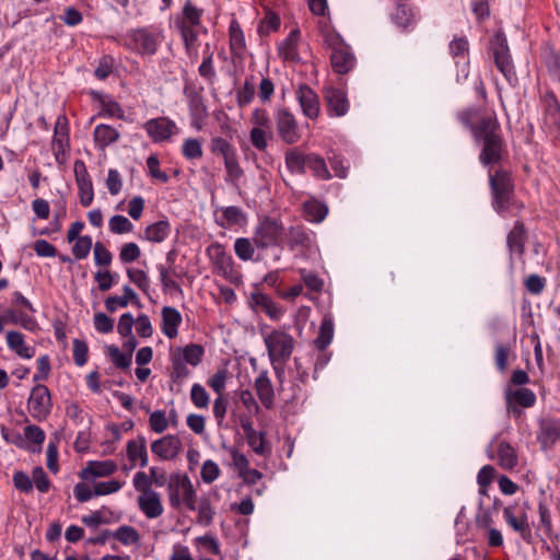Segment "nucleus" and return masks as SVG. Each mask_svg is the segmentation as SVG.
Listing matches in <instances>:
<instances>
[{
  "mask_svg": "<svg viewBox=\"0 0 560 560\" xmlns=\"http://www.w3.org/2000/svg\"><path fill=\"white\" fill-rule=\"evenodd\" d=\"M458 121L471 131L480 147L479 162L482 166L499 165L509 151L495 114H483L479 108L469 107L456 115Z\"/></svg>",
  "mask_w": 560,
  "mask_h": 560,
  "instance_id": "f257e3e1",
  "label": "nucleus"
},
{
  "mask_svg": "<svg viewBox=\"0 0 560 560\" xmlns=\"http://www.w3.org/2000/svg\"><path fill=\"white\" fill-rule=\"evenodd\" d=\"M489 187L491 192V206L500 215L505 217L506 213L524 209V203L518 201L515 196V185L512 172L499 167L497 170L489 168Z\"/></svg>",
  "mask_w": 560,
  "mask_h": 560,
  "instance_id": "f03ea898",
  "label": "nucleus"
},
{
  "mask_svg": "<svg viewBox=\"0 0 560 560\" xmlns=\"http://www.w3.org/2000/svg\"><path fill=\"white\" fill-rule=\"evenodd\" d=\"M163 31L154 26L131 28L119 39H115L125 49L140 56H154L163 43Z\"/></svg>",
  "mask_w": 560,
  "mask_h": 560,
  "instance_id": "7ed1b4c3",
  "label": "nucleus"
},
{
  "mask_svg": "<svg viewBox=\"0 0 560 560\" xmlns=\"http://www.w3.org/2000/svg\"><path fill=\"white\" fill-rule=\"evenodd\" d=\"M205 355V348L199 343H189L185 347H176L170 351V361L172 364L171 380L182 382L190 375L188 364L197 366L201 363Z\"/></svg>",
  "mask_w": 560,
  "mask_h": 560,
  "instance_id": "20e7f679",
  "label": "nucleus"
},
{
  "mask_svg": "<svg viewBox=\"0 0 560 560\" xmlns=\"http://www.w3.org/2000/svg\"><path fill=\"white\" fill-rule=\"evenodd\" d=\"M166 492L172 509L180 510L185 506L189 511L195 512L197 492L188 475L182 472L171 474Z\"/></svg>",
  "mask_w": 560,
  "mask_h": 560,
  "instance_id": "39448f33",
  "label": "nucleus"
},
{
  "mask_svg": "<svg viewBox=\"0 0 560 560\" xmlns=\"http://www.w3.org/2000/svg\"><path fill=\"white\" fill-rule=\"evenodd\" d=\"M253 236L257 250L279 247L283 242L284 225L277 219L266 217L255 226Z\"/></svg>",
  "mask_w": 560,
  "mask_h": 560,
  "instance_id": "423d86ee",
  "label": "nucleus"
},
{
  "mask_svg": "<svg viewBox=\"0 0 560 560\" xmlns=\"http://www.w3.org/2000/svg\"><path fill=\"white\" fill-rule=\"evenodd\" d=\"M264 342L271 364L288 362L294 350V338L282 329H273L264 335Z\"/></svg>",
  "mask_w": 560,
  "mask_h": 560,
  "instance_id": "0eeeda50",
  "label": "nucleus"
},
{
  "mask_svg": "<svg viewBox=\"0 0 560 560\" xmlns=\"http://www.w3.org/2000/svg\"><path fill=\"white\" fill-rule=\"evenodd\" d=\"M490 49L498 70L503 74L510 85L515 86L518 79L510 54L508 39L503 33H497L492 37Z\"/></svg>",
  "mask_w": 560,
  "mask_h": 560,
  "instance_id": "6e6552de",
  "label": "nucleus"
},
{
  "mask_svg": "<svg viewBox=\"0 0 560 560\" xmlns=\"http://www.w3.org/2000/svg\"><path fill=\"white\" fill-rule=\"evenodd\" d=\"M326 42L331 48L330 62L335 72L348 73L355 65V57L349 45L338 34H328Z\"/></svg>",
  "mask_w": 560,
  "mask_h": 560,
  "instance_id": "1a4fd4ad",
  "label": "nucleus"
},
{
  "mask_svg": "<svg viewBox=\"0 0 560 560\" xmlns=\"http://www.w3.org/2000/svg\"><path fill=\"white\" fill-rule=\"evenodd\" d=\"M52 410V400L50 390L46 385L36 384L30 393L27 399V411L31 417L38 421H45Z\"/></svg>",
  "mask_w": 560,
  "mask_h": 560,
  "instance_id": "9d476101",
  "label": "nucleus"
},
{
  "mask_svg": "<svg viewBox=\"0 0 560 560\" xmlns=\"http://www.w3.org/2000/svg\"><path fill=\"white\" fill-rule=\"evenodd\" d=\"M202 88H198L197 84L191 81H186L183 89L184 96L187 100L191 125L197 129L201 128V125L208 115L207 106L202 96Z\"/></svg>",
  "mask_w": 560,
  "mask_h": 560,
  "instance_id": "9b49d317",
  "label": "nucleus"
},
{
  "mask_svg": "<svg viewBox=\"0 0 560 560\" xmlns=\"http://www.w3.org/2000/svg\"><path fill=\"white\" fill-rule=\"evenodd\" d=\"M277 132L287 144H294L301 138L298 121L294 115L285 107L278 108L275 115Z\"/></svg>",
  "mask_w": 560,
  "mask_h": 560,
  "instance_id": "f8f14e48",
  "label": "nucleus"
},
{
  "mask_svg": "<svg viewBox=\"0 0 560 560\" xmlns=\"http://www.w3.org/2000/svg\"><path fill=\"white\" fill-rule=\"evenodd\" d=\"M213 207L214 223L222 229L244 226L247 223V214L237 206H218L211 200Z\"/></svg>",
  "mask_w": 560,
  "mask_h": 560,
  "instance_id": "ddd939ff",
  "label": "nucleus"
},
{
  "mask_svg": "<svg viewBox=\"0 0 560 560\" xmlns=\"http://www.w3.org/2000/svg\"><path fill=\"white\" fill-rule=\"evenodd\" d=\"M503 518L508 526L517 533L524 541L532 542L533 533L525 509L516 510L512 505L505 506L503 509Z\"/></svg>",
  "mask_w": 560,
  "mask_h": 560,
  "instance_id": "4468645a",
  "label": "nucleus"
},
{
  "mask_svg": "<svg viewBox=\"0 0 560 560\" xmlns=\"http://www.w3.org/2000/svg\"><path fill=\"white\" fill-rule=\"evenodd\" d=\"M504 397L508 411L515 417L521 416L522 411L520 408H532L537 401L536 394L527 387L517 389L508 387Z\"/></svg>",
  "mask_w": 560,
  "mask_h": 560,
  "instance_id": "2eb2a0df",
  "label": "nucleus"
},
{
  "mask_svg": "<svg viewBox=\"0 0 560 560\" xmlns=\"http://www.w3.org/2000/svg\"><path fill=\"white\" fill-rule=\"evenodd\" d=\"M545 113L544 127L553 137L560 141V104L552 92H548L542 97Z\"/></svg>",
  "mask_w": 560,
  "mask_h": 560,
  "instance_id": "dca6fc26",
  "label": "nucleus"
},
{
  "mask_svg": "<svg viewBox=\"0 0 560 560\" xmlns=\"http://www.w3.org/2000/svg\"><path fill=\"white\" fill-rule=\"evenodd\" d=\"M73 172L79 189L80 203L83 207H89L92 205L94 199V189L84 161L77 160L73 165Z\"/></svg>",
  "mask_w": 560,
  "mask_h": 560,
  "instance_id": "f3484780",
  "label": "nucleus"
},
{
  "mask_svg": "<svg viewBox=\"0 0 560 560\" xmlns=\"http://www.w3.org/2000/svg\"><path fill=\"white\" fill-rule=\"evenodd\" d=\"M207 255L219 273L224 278L232 279L234 273V260L220 243H212L207 247Z\"/></svg>",
  "mask_w": 560,
  "mask_h": 560,
  "instance_id": "a211bd4d",
  "label": "nucleus"
},
{
  "mask_svg": "<svg viewBox=\"0 0 560 560\" xmlns=\"http://www.w3.org/2000/svg\"><path fill=\"white\" fill-rule=\"evenodd\" d=\"M143 128L153 142L168 140L177 130L176 124L167 117L149 119Z\"/></svg>",
  "mask_w": 560,
  "mask_h": 560,
  "instance_id": "6ab92c4d",
  "label": "nucleus"
},
{
  "mask_svg": "<svg viewBox=\"0 0 560 560\" xmlns=\"http://www.w3.org/2000/svg\"><path fill=\"white\" fill-rule=\"evenodd\" d=\"M324 97L330 116L342 117L348 113L350 103L343 89L327 86L324 90Z\"/></svg>",
  "mask_w": 560,
  "mask_h": 560,
  "instance_id": "aec40b11",
  "label": "nucleus"
},
{
  "mask_svg": "<svg viewBox=\"0 0 560 560\" xmlns=\"http://www.w3.org/2000/svg\"><path fill=\"white\" fill-rule=\"evenodd\" d=\"M295 97L305 117L314 120L319 116L320 104L318 95L308 85L301 84L295 91Z\"/></svg>",
  "mask_w": 560,
  "mask_h": 560,
  "instance_id": "412c9836",
  "label": "nucleus"
},
{
  "mask_svg": "<svg viewBox=\"0 0 560 560\" xmlns=\"http://www.w3.org/2000/svg\"><path fill=\"white\" fill-rule=\"evenodd\" d=\"M126 455L130 463V466L125 470H130L137 465L141 468L148 466L149 455L147 448V439L139 434L136 439L129 440L126 445Z\"/></svg>",
  "mask_w": 560,
  "mask_h": 560,
  "instance_id": "4be33fe9",
  "label": "nucleus"
},
{
  "mask_svg": "<svg viewBox=\"0 0 560 560\" xmlns=\"http://www.w3.org/2000/svg\"><path fill=\"white\" fill-rule=\"evenodd\" d=\"M558 440H560V419H541L537 430V441L541 450L551 448Z\"/></svg>",
  "mask_w": 560,
  "mask_h": 560,
  "instance_id": "5701e85b",
  "label": "nucleus"
},
{
  "mask_svg": "<svg viewBox=\"0 0 560 560\" xmlns=\"http://www.w3.org/2000/svg\"><path fill=\"white\" fill-rule=\"evenodd\" d=\"M248 304L255 312L265 313L273 320L280 319L283 314L282 310L269 295L258 290L250 293Z\"/></svg>",
  "mask_w": 560,
  "mask_h": 560,
  "instance_id": "b1692460",
  "label": "nucleus"
},
{
  "mask_svg": "<svg viewBox=\"0 0 560 560\" xmlns=\"http://www.w3.org/2000/svg\"><path fill=\"white\" fill-rule=\"evenodd\" d=\"M180 441L175 435H165L151 443V452L160 459L170 460L177 456L180 451Z\"/></svg>",
  "mask_w": 560,
  "mask_h": 560,
  "instance_id": "393cba45",
  "label": "nucleus"
},
{
  "mask_svg": "<svg viewBox=\"0 0 560 560\" xmlns=\"http://www.w3.org/2000/svg\"><path fill=\"white\" fill-rule=\"evenodd\" d=\"M284 236L291 250H305L312 246L313 233L304 226H291Z\"/></svg>",
  "mask_w": 560,
  "mask_h": 560,
  "instance_id": "a878e982",
  "label": "nucleus"
},
{
  "mask_svg": "<svg viewBox=\"0 0 560 560\" xmlns=\"http://www.w3.org/2000/svg\"><path fill=\"white\" fill-rule=\"evenodd\" d=\"M137 503H138L139 510L148 518H158L164 512L161 495L156 491L149 492L145 494H139L138 499H137Z\"/></svg>",
  "mask_w": 560,
  "mask_h": 560,
  "instance_id": "bb28decb",
  "label": "nucleus"
},
{
  "mask_svg": "<svg viewBox=\"0 0 560 560\" xmlns=\"http://www.w3.org/2000/svg\"><path fill=\"white\" fill-rule=\"evenodd\" d=\"M527 234L525 225L522 221H516L506 237V245L511 257L513 255H517L518 257L524 255Z\"/></svg>",
  "mask_w": 560,
  "mask_h": 560,
  "instance_id": "cd10ccee",
  "label": "nucleus"
},
{
  "mask_svg": "<svg viewBox=\"0 0 560 560\" xmlns=\"http://www.w3.org/2000/svg\"><path fill=\"white\" fill-rule=\"evenodd\" d=\"M162 332L170 339H174L178 335V328L182 325L183 317L179 311L173 306H164L161 311Z\"/></svg>",
  "mask_w": 560,
  "mask_h": 560,
  "instance_id": "c85d7f7f",
  "label": "nucleus"
},
{
  "mask_svg": "<svg viewBox=\"0 0 560 560\" xmlns=\"http://www.w3.org/2000/svg\"><path fill=\"white\" fill-rule=\"evenodd\" d=\"M495 447L498 454L499 465L504 469H513L517 465V454L515 448L506 441H498L494 438L490 445L489 451Z\"/></svg>",
  "mask_w": 560,
  "mask_h": 560,
  "instance_id": "c756f323",
  "label": "nucleus"
},
{
  "mask_svg": "<svg viewBox=\"0 0 560 560\" xmlns=\"http://www.w3.org/2000/svg\"><path fill=\"white\" fill-rule=\"evenodd\" d=\"M301 37V32L299 28L292 30L289 35L279 43L278 45V54L284 61L298 62L300 61V56L298 51V46Z\"/></svg>",
  "mask_w": 560,
  "mask_h": 560,
  "instance_id": "7c9ffc66",
  "label": "nucleus"
},
{
  "mask_svg": "<svg viewBox=\"0 0 560 560\" xmlns=\"http://www.w3.org/2000/svg\"><path fill=\"white\" fill-rule=\"evenodd\" d=\"M254 386L261 405L266 409H271L275 405V392L267 371L259 373Z\"/></svg>",
  "mask_w": 560,
  "mask_h": 560,
  "instance_id": "2f4dec72",
  "label": "nucleus"
},
{
  "mask_svg": "<svg viewBox=\"0 0 560 560\" xmlns=\"http://www.w3.org/2000/svg\"><path fill=\"white\" fill-rule=\"evenodd\" d=\"M119 138L120 132L107 124L97 125L93 131L94 144L98 150H105L110 144L117 142Z\"/></svg>",
  "mask_w": 560,
  "mask_h": 560,
  "instance_id": "473e14b6",
  "label": "nucleus"
},
{
  "mask_svg": "<svg viewBox=\"0 0 560 560\" xmlns=\"http://www.w3.org/2000/svg\"><path fill=\"white\" fill-rule=\"evenodd\" d=\"M171 232L170 221L163 219L149 224L143 231L142 238L150 243H162L170 236Z\"/></svg>",
  "mask_w": 560,
  "mask_h": 560,
  "instance_id": "72a5a7b5",
  "label": "nucleus"
},
{
  "mask_svg": "<svg viewBox=\"0 0 560 560\" xmlns=\"http://www.w3.org/2000/svg\"><path fill=\"white\" fill-rule=\"evenodd\" d=\"M254 237H238L234 242V252L236 257L242 261H259L261 260L260 252L256 253Z\"/></svg>",
  "mask_w": 560,
  "mask_h": 560,
  "instance_id": "f704fd0d",
  "label": "nucleus"
},
{
  "mask_svg": "<svg viewBox=\"0 0 560 560\" xmlns=\"http://www.w3.org/2000/svg\"><path fill=\"white\" fill-rule=\"evenodd\" d=\"M7 345L11 351L15 352L22 359H32L35 354V348L25 343L24 335L20 331H8Z\"/></svg>",
  "mask_w": 560,
  "mask_h": 560,
  "instance_id": "c9c22d12",
  "label": "nucleus"
},
{
  "mask_svg": "<svg viewBox=\"0 0 560 560\" xmlns=\"http://www.w3.org/2000/svg\"><path fill=\"white\" fill-rule=\"evenodd\" d=\"M116 470L117 465L112 459L92 460L82 469L80 476L83 479H88L89 477H106L114 474Z\"/></svg>",
  "mask_w": 560,
  "mask_h": 560,
  "instance_id": "e433bc0d",
  "label": "nucleus"
},
{
  "mask_svg": "<svg viewBox=\"0 0 560 560\" xmlns=\"http://www.w3.org/2000/svg\"><path fill=\"white\" fill-rule=\"evenodd\" d=\"M202 13V9H198L190 0H187L183 7L182 14L175 19V25L198 27L201 24Z\"/></svg>",
  "mask_w": 560,
  "mask_h": 560,
  "instance_id": "4c0bfd02",
  "label": "nucleus"
},
{
  "mask_svg": "<svg viewBox=\"0 0 560 560\" xmlns=\"http://www.w3.org/2000/svg\"><path fill=\"white\" fill-rule=\"evenodd\" d=\"M306 158L303 151L299 148L290 149L285 152L284 162L288 171L291 174L303 175L306 172Z\"/></svg>",
  "mask_w": 560,
  "mask_h": 560,
  "instance_id": "58836bf2",
  "label": "nucleus"
},
{
  "mask_svg": "<svg viewBox=\"0 0 560 560\" xmlns=\"http://www.w3.org/2000/svg\"><path fill=\"white\" fill-rule=\"evenodd\" d=\"M303 213L307 221L320 223L328 214V207L326 203L312 198L303 203Z\"/></svg>",
  "mask_w": 560,
  "mask_h": 560,
  "instance_id": "ea45409f",
  "label": "nucleus"
},
{
  "mask_svg": "<svg viewBox=\"0 0 560 560\" xmlns=\"http://www.w3.org/2000/svg\"><path fill=\"white\" fill-rule=\"evenodd\" d=\"M230 49L235 56H242L246 48L244 32L236 19H232L229 26Z\"/></svg>",
  "mask_w": 560,
  "mask_h": 560,
  "instance_id": "a19ab883",
  "label": "nucleus"
},
{
  "mask_svg": "<svg viewBox=\"0 0 560 560\" xmlns=\"http://www.w3.org/2000/svg\"><path fill=\"white\" fill-rule=\"evenodd\" d=\"M306 168H308L317 179L328 180L331 178L325 159L316 153L307 154Z\"/></svg>",
  "mask_w": 560,
  "mask_h": 560,
  "instance_id": "79ce46f5",
  "label": "nucleus"
},
{
  "mask_svg": "<svg viewBox=\"0 0 560 560\" xmlns=\"http://www.w3.org/2000/svg\"><path fill=\"white\" fill-rule=\"evenodd\" d=\"M334 338V320L330 315H325L318 330V335L314 340L315 347L323 351L331 342Z\"/></svg>",
  "mask_w": 560,
  "mask_h": 560,
  "instance_id": "37998d69",
  "label": "nucleus"
},
{
  "mask_svg": "<svg viewBox=\"0 0 560 560\" xmlns=\"http://www.w3.org/2000/svg\"><path fill=\"white\" fill-rule=\"evenodd\" d=\"M514 343L515 339L512 342H495L494 345V365L501 373L508 369L509 357L513 351Z\"/></svg>",
  "mask_w": 560,
  "mask_h": 560,
  "instance_id": "c03bdc74",
  "label": "nucleus"
},
{
  "mask_svg": "<svg viewBox=\"0 0 560 560\" xmlns=\"http://www.w3.org/2000/svg\"><path fill=\"white\" fill-rule=\"evenodd\" d=\"M197 523L202 526H209L213 522L215 511L211 505L209 497H201L196 500Z\"/></svg>",
  "mask_w": 560,
  "mask_h": 560,
  "instance_id": "a18cd8bd",
  "label": "nucleus"
},
{
  "mask_svg": "<svg viewBox=\"0 0 560 560\" xmlns=\"http://www.w3.org/2000/svg\"><path fill=\"white\" fill-rule=\"evenodd\" d=\"M209 149L212 154L222 156L223 161L236 154V149L232 142L220 136L211 138Z\"/></svg>",
  "mask_w": 560,
  "mask_h": 560,
  "instance_id": "49530a36",
  "label": "nucleus"
},
{
  "mask_svg": "<svg viewBox=\"0 0 560 560\" xmlns=\"http://www.w3.org/2000/svg\"><path fill=\"white\" fill-rule=\"evenodd\" d=\"M24 436L28 443L33 446H26V448L33 453L40 452L42 445L45 442L46 434L44 430L35 424H28L24 428Z\"/></svg>",
  "mask_w": 560,
  "mask_h": 560,
  "instance_id": "de8ad7c7",
  "label": "nucleus"
},
{
  "mask_svg": "<svg viewBox=\"0 0 560 560\" xmlns=\"http://www.w3.org/2000/svg\"><path fill=\"white\" fill-rule=\"evenodd\" d=\"M450 54L458 65L460 61H466L469 55V43L465 36H455L448 45Z\"/></svg>",
  "mask_w": 560,
  "mask_h": 560,
  "instance_id": "09e8293b",
  "label": "nucleus"
},
{
  "mask_svg": "<svg viewBox=\"0 0 560 560\" xmlns=\"http://www.w3.org/2000/svg\"><path fill=\"white\" fill-rule=\"evenodd\" d=\"M199 75L203 78L208 83H213L217 78V72L213 66V54L209 49V45H206L203 50V59L198 68Z\"/></svg>",
  "mask_w": 560,
  "mask_h": 560,
  "instance_id": "8fccbe9b",
  "label": "nucleus"
},
{
  "mask_svg": "<svg viewBox=\"0 0 560 560\" xmlns=\"http://www.w3.org/2000/svg\"><path fill=\"white\" fill-rule=\"evenodd\" d=\"M226 176L225 182L231 185H237L238 180L243 177L244 171L238 163L237 153L223 161Z\"/></svg>",
  "mask_w": 560,
  "mask_h": 560,
  "instance_id": "3c124183",
  "label": "nucleus"
},
{
  "mask_svg": "<svg viewBox=\"0 0 560 560\" xmlns=\"http://www.w3.org/2000/svg\"><path fill=\"white\" fill-rule=\"evenodd\" d=\"M256 86L254 82L246 79L244 84L235 92L236 104L240 108L248 106L255 97Z\"/></svg>",
  "mask_w": 560,
  "mask_h": 560,
  "instance_id": "603ef678",
  "label": "nucleus"
},
{
  "mask_svg": "<svg viewBox=\"0 0 560 560\" xmlns=\"http://www.w3.org/2000/svg\"><path fill=\"white\" fill-rule=\"evenodd\" d=\"M101 112L98 113L100 117H107V118H118L124 119L125 118V112L120 104L116 102L115 100L106 96L101 100Z\"/></svg>",
  "mask_w": 560,
  "mask_h": 560,
  "instance_id": "864d4df0",
  "label": "nucleus"
},
{
  "mask_svg": "<svg viewBox=\"0 0 560 560\" xmlns=\"http://www.w3.org/2000/svg\"><path fill=\"white\" fill-rule=\"evenodd\" d=\"M272 138L270 129L252 128L249 131V141L252 145L259 152H264L268 148L269 140Z\"/></svg>",
  "mask_w": 560,
  "mask_h": 560,
  "instance_id": "5fc2aeb1",
  "label": "nucleus"
},
{
  "mask_svg": "<svg viewBox=\"0 0 560 560\" xmlns=\"http://www.w3.org/2000/svg\"><path fill=\"white\" fill-rule=\"evenodd\" d=\"M248 446L259 456H266L270 453V447L266 442L265 433L255 431L245 436Z\"/></svg>",
  "mask_w": 560,
  "mask_h": 560,
  "instance_id": "6e6d98bb",
  "label": "nucleus"
},
{
  "mask_svg": "<svg viewBox=\"0 0 560 560\" xmlns=\"http://www.w3.org/2000/svg\"><path fill=\"white\" fill-rule=\"evenodd\" d=\"M112 537L125 546L137 544L140 539V535L137 529L129 525H122L115 532H112Z\"/></svg>",
  "mask_w": 560,
  "mask_h": 560,
  "instance_id": "4d7b16f0",
  "label": "nucleus"
},
{
  "mask_svg": "<svg viewBox=\"0 0 560 560\" xmlns=\"http://www.w3.org/2000/svg\"><path fill=\"white\" fill-rule=\"evenodd\" d=\"M116 60L112 55H104L97 60V65L94 69V77L97 80H106L114 71Z\"/></svg>",
  "mask_w": 560,
  "mask_h": 560,
  "instance_id": "13d9d810",
  "label": "nucleus"
},
{
  "mask_svg": "<svg viewBox=\"0 0 560 560\" xmlns=\"http://www.w3.org/2000/svg\"><path fill=\"white\" fill-rule=\"evenodd\" d=\"M182 154L189 161L200 159L203 154L201 141L196 138H188L184 140L182 145Z\"/></svg>",
  "mask_w": 560,
  "mask_h": 560,
  "instance_id": "bf43d9fd",
  "label": "nucleus"
},
{
  "mask_svg": "<svg viewBox=\"0 0 560 560\" xmlns=\"http://www.w3.org/2000/svg\"><path fill=\"white\" fill-rule=\"evenodd\" d=\"M133 228L132 222L121 214H115L108 221V229L114 234L130 233L133 231Z\"/></svg>",
  "mask_w": 560,
  "mask_h": 560,
  "instance_id": "052dcab7",
  "label": "nucleus"
},
{
  "mask_svg": "<svg viewBox=\"0 0 560 560\" xmlns=\"http://www.w3.org/2000/svg\"><path fill=\"white\" fill-rule=\"evenodd\" d=\"M394 23L406 30L413 24V15L411 10L405 4H398L393 14Z\"/></svg>",
  "mask_w": 560,
  "mask_h": 560,
  "instance_id": "680f3d73",
  "label": "nucleus"
},
{
  "mask_svg": "<svg viewBox=\"0 0 560 560\" xmlns=\"http://www.w3.org/2000/svg\"><path fill=\"white\" fill-rule=\"evenodd\" d=\"M72 354L75 365L83 366L88 362L89 347L88 343L82 339H73L72 341Z\"/></svg>",
  "mask_w": 560,
  "mask_h": 560,
  "instance_id": "e2e57ef3",
  "label": "nucleus"
},
{
  "mask_svg": "<svg viewBox=\"0 0 560 560\" xmlns=\"http://www.w3.org/2000/svg\"><path fill=\"white\" fill-rule=\"evenodd\" d=\"M92 246V237L89 235H83L75 240V243L72 246V254L75 259L82 260L89 256Z\"/></svg>",
  "mask_w": 560,
  "mask_h": 560,
  "instance_id": "0e129e2a",
  "label": "nucleus"
},
{
  "mask_svg": "<svg viewBox=\"0 0 560 560\" xmlns=\"http://www.w3.org/2000/svg\"><path fill=\"white\" fill-rule=\"evenodd\" d=\"M141 256V249L138 244L130 242L121 246L119 252V260L122 264H131Z\"/></svg>",
  "mask_w": 560,
  "mask_h": 560,
  "instance_id": "69168bd1",
  "label": "nucleus"
},
{
  "mask_svg": "<svg viewBox=\"0 0 560 560\" xmlns=\"http://www.w3.org/2000/svg\"><path fill=\"white\" fill-rule=\"evenodd\" d=\"M190 399H191V402L197 407V408H207L208 405H209V394L207 393V390L205 389L203 386H201L200 384L198 383H195L192 386H191V389H190Z\"/></svg>",
  "mask_w": 560,
  "mask_h": 560,
  "instance_id": "338daca9",
  "label": "nucleus"
},
{
  "mask_svg": "<svg viewBox=\"0 0 560 560\" xmlns=\"http://www.w3.org/2000/svg\"><path fill=\"white\" fill-rule=\"evenodd\" d=\"M128 279L135 283L141 291L148 292L150 288V280L147 273L141 269L128 268Z\"/></svg>",
  "mask_w": 560,
  "mask_h": 560,
  "instance_id": "774afa93",
  "label": "nucleus"
}]
</instances>
